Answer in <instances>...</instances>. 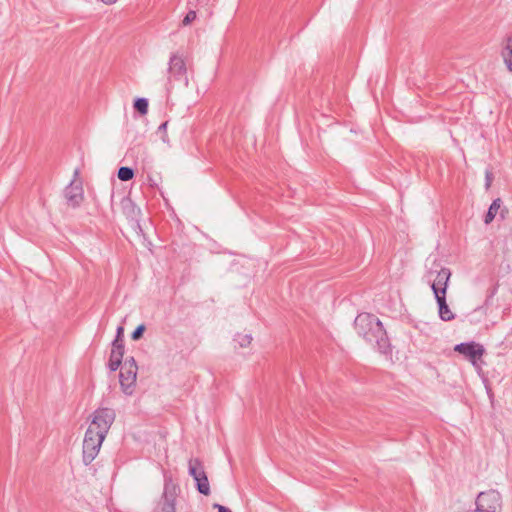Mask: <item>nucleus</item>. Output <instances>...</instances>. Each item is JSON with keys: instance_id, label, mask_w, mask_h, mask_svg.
<instances>
[{"instance_id": "1", "label": "nucleus", "mask_w": 512, "mask_h": 512, "mask_svg": "<svg viewBox=\"0 0 512 512\" xmlns=\"http://www.w3.org/2000/svg\"><path fill=\"white\" fill-rule=\"evenodd\" d=\"M354 328L359 337L373 344L380 353L391 354L390 340L377 316L366 312L359 313L354 320Z\"/></svg>"}, {"instance_id": "5", "label": "nucleus", "mask_w": 512, "mask_h": 512, "mask_svg": "<svg viewBox=\"0 0 512 512\" xmlns=\"http://www.w3.org/2000/svg\"><path fill=\"white\" fill-rule=\"evenodd\" d=\"M188 473L195 481L196 490L205 496L211 493L209 480L200 459L191 458L188 462Z\"/></svg>"}, {"instance_id": "25", "label": "nucleus", "mask_w": 512, "mask_h": 512, "mask_svg": "<svg viewBox=\"0 0 512 512\" xmlns=\"http://www.w3.org/2000/svg\"><path fill=\"white\" fill-rule=\"evenodd\" d=\"M195 18H196V12L194 10L188 11L182 20V25L187 26V25L191 24L195 20Z\"/></svg>"}, {"instance_id": "10", "label": "nucleus", "mask_w": 512, "mask_h": 512, "mask_svg": "<svg viewBox=\"0 0 512 512\" xmlns=\"http://www.w3.org/2000/svg\"><path fill=\"white\" fill-rule=\"evenodd\" d=\"M122 213L125 215L126 219L131 223L132 227H136L141 230V226L139 223V216L141 214L140 208L136 206V204L132 201V199L128 196H125L121 199L120 202Z\"/></svg>"}, {"instance_id": "32", "label": "nucleus", "mask_w": 512, "mask_h": 512, "mask_svg": "<svg viewBox=\"0 0 512 512\" xmlns=\"http://www.w3.org/2000/svg\"><path fill=\"white\" fill-rule=\"evenodd\" d=\"M101 1L107 5H111V4H114L117 0H101Z\"/></svg>"}, {"instance_id": "23", "label": "nucleus", "mask_w": 512, "mask_h": 512, "mask_svg": "<svg viewBox=\"0 0 512 512\" xmlns=\"http://www.w3.org/2000/svg\"><path fill=\"white\" fill-rule=\"evenodd\" d=\"M121 364H122V360H120L119 358H111L110 357L109 361H108V368L111 372H114L119 369Z\"/></svg>"}, {"instance_id": "12", "label": "nucleus", "mask_w": 512, "mask_h": 512, "mask_svg": "<svg viewBox=\"0 0 512 512\" xmlns=\"http://www.w3.org/2000/svg\"><path fill=\"white\" fill-rule=\"evenodd\" d=\"M435 300L438 305V314L442 321H452L455 318V314L450 310L447 301L446 296L441 295L438 297H435Z\"/></svg>"}, {"instance_id": "31", "label": "nucleus", "mask_w": 512, "mask_h": 512, "mask_svg": "<svg viewBox=\"0 0 512 512\" xmlns=\"http://www.w3.org/2000/svg\"><path fill=\"white\" fill-rule=\"evenodd\" d=\"M167 125H168V122H163L159 127H158V132L159 133H165L166 132V129H167Z\"/></svg>"}, {"instance_id": "22", "label": "nucleus", "mask_w": 512, "mask_h": 512, "mask_svg": "<svg viewBox=\"0 0 512 512\" xmlns=\"http://www.w3.org/2000/svg\"><path fill=\"white\" fill-rule=\"evenodd\" d=\"M112 344L124 345V328L123 326H118L116 329V335Z\"/></svg>"}, {"instance_id": "14", "label": "nucleus", "mask_w": 512, "mask_h": 512, "mask_svg": "<svg viewBox=\"0 0 512 512\" xmlns=\"http://www.w3.org/2000/svg\"><path fill=\"white\" fill-rule=\"evenodd\" d=\"M501 55L507 69L512 72V34L506 38Z\"/></svg>"}, {"instance_id": "15", "label": "nucleus", "mask_w": 512, "mask_h": 512, "mask_svg": "<svg viewBox=\"0 0 512 512\" xmlns=\"http://www.w3.org/2000/svg\"><path fill=\"white\" fill-rule=\"evenodd\" d=\"M502 200L500 198H496L492 201L491 205L489 206L485 216H484V223L486 225L490 224L498 214L499 209L501 208Z\"/></svg>"}, {"instance_id": "27", "label": "nucleus", "mask_w": 512, "mask_h": 512, "mask_svg": "<svg viewBox=\"0 0 512 512\" xmlns=\"http://www.w3.org/2000/svg\"><path fill=\"white\" fill-rule=\"evenodd\" d=\"M493 180V174L491 171L486 170L485 172V187L488 189L491 186Z\"/></svg>"}, {"instance_id": "29", "label": "nucleus", "mask_w": 512, "mask_h": 512, "mask_svg": "<svg viewBox=\"0 0 512 512\" xmlns=\"http://www.w3.org/2000/svg\"><path fill=\"white\" fill-rule=\"evenodd\" d=\"M213 508L217 509L218 512H232L228 507L218 503L213 504Z\"/></svg>"}, {"instance_id": "26", "label": "nucleus", "mask_w": 512, "mask_h": 512, "mask_svg": "<svg viewBox=\"0 0 512 512\" xmlns=\"http://www.w3.org/2000/svg\"><path fill=\"white\" fill-rule=\"evenodd\" d=\"M122 368L133 369L135 371H138V366H137V363H136L134 357L126 358Z\"/></svg>"}, {"instance_id": "20", "label": "nucleus", "mask_w": 512, "mask_h": 512, "mask_svg": "<svg viewBox=\"0 0 512 512\" xmlns=\"http://www.w3.org/2000/svg\"><path fill=\"white\" fill-rule=\"evenodd\" d=\"M158 512H176L175 502L160 501Z\"/></svg>"}, {"instance_id": "2", "label": "nucleus", "mask_w": 512, "mask_h": 512, "mask_svg": "<svg viewBox=\"0 0 512 512\" xmlns=\"http://www.w3.org/2000/svg\"><path fill=\"white\" fill-rule=\"evenodd\" d=\"M168 78L166 83V90L170 93L173 87V81L180 82L186 88L189 85L187 76V68L184 59L176 53L170 56L168 63Z\"/></svg>"}, {"instance_id": "6", "label": "nucleus", "mask_w": 512, "mask_h": 512, "mask_svg": "<svg viewBox=\"0 0 512 512\" xmlns=\"http://www.w3.org/2000/svg\"><path fill=\"white\" fill-rule=\"evenodd\" d=\"M115 417L116 414L112 408H98L92 414V420L89 427H93L100 437H106Z\"/></svg>"}, {"instance_id": "18", "label": "nucleus", "mask_w": 512, "mask_h": 512, "mask_svg": "<svg viewBox=\"0 0 512 512\" xmlns=\"http://www.w3.org/2000/svg\"><path fill=\"white\" fill-rule=\"evenodd\" d=\"M234 341H236L241 348H245L250 345L252 336L250 334L238 333L235 335Z\"/></svg>"}, {"instance_id": "13", "label": "nucleus", "mask_w": 512, "mask_h": 512, "mask_svg": "<svg viewBox=\"0 0 512 512\" xmlns=\"http://www.w3.org/2000/svg\"><path fill=\"white\" fill-rule=\"evenodd\" d=\"M178 486L172 481L171 477H165L164 491L161 497L162 501L175 502Z\"/></svg>"}, {"instance_id": "24", "label": "nucleus", "mask_w": 512, "mask_h": 512, "mask_svg": "<svg viewBox=\"0 0 512 512\" xmlns=\"http://www.w3.org/2000/svg\"><path fill=\"white\" fill-rule=\"evenodd\" d=\"M497 291H498V285L497 284L488 289L486 300H485V303H484L486 306L490 305V302H491L492 298L496 295Z\"/></svg>"}, {"instance_id": "16", "label": "nucleus", "mask_w": 512, "mask_h": 512, "mask_svg": "<svg viewBox=\"0 0 512 512\" xmlns=\"http://www.w3.org/2000/svg\"><path fill=\"white\" fill-rule=\"evenodd\" d=\"M134 109L142 116L148 113L149 102L147 98L138 97L133 103Z\"/></svg>"}, {"instance_id": "9", "label": "nucleus", "mask_w": 512, "mask_h": 512, "mask_svg": "<svg viewBox=\"0 0 512 512\" xmlns=\"http://www.w3.org/2000/svg\"><path fill=\"white\" fill-rule=\"evenodd\" d=\"M436 273L434 280L431 283V289L435 297L444 295L446 296L448 283L451 277V271L449 268L442 267L439 271H430L429 275Z\"/></svg>"}, {"instance_id": "17", "label": "nucleus", "mask_w": 512, "mask_h": 512, "mask_svg": "<svg viewBox=\"0 0 512 512\" xmlns=\"http://www.w3.org/2000/svg\"><path fill=\"white\" fill-rule=\"evenodd\" d=\"M135 175L134 169L128 166H121L118 169L117 176L121 181H130Z\"/></svg>"}, {"instance_id": "4", "label": "nucleus", "mask_w": 512, "mask_h": 512, "mask_svg": "<svg viewBox=\"0 0 512 512\" xmlns=\"http://www.w3.org/2000/svg\"><path fill=\"white\" fill-rule=\"evenodd\" d=\"M105 437H100L93 427H88L83 440V463L89 465L96 458Z\"/></svg>"}, {"instance_id": "7", "label": "nucleus", "mask_w": 512, "mask_h": 512, "mask_svg": "<svg viewBox=\"0 0 512 512\" xmlns=\"http://www.w3.org/2000/svg\"><path fill=\"white\" fill-rule=\"evenodd\" d=\"M79 169L74 171V179L64 189V196L68 206L72 208L79 207L83 201V187L82 181H77L76 178L79 176Z\"/></svg>"}, {"instance_id": "3", "label": "nucleus", "mask_w": 512, "mask_h": 512, "mask_svg": "<svg viewBox=\"0 0 512 512\" xmlns=\"http://www.w3.org/2000/svg\"><path fill=\"white\" fill-rule=\"evenodd\" d=\"M474 512H501L502 496L494 489L480 492L475 500Z\"/></svg>"}, {"instance_id": "8", "label": "nucleus", "mask_w": 512, "mask_h": 512, "mask_svg": "<svg viewBox=\"0 0 512 512\" xmlns=\"http://www.w3.org/2000/svg\"><path fill=\"white\" fill-rule=\"evenodd\" d=\"M454 351L464 355L473 365H475L485 353L484 347L474 341L459 343L455 345Z\"/></svg>"}, {"instance_id": "30", "label": "nucleus", "mask_w": 512, "mask_h": 512, "mask_svg": "<svg viewBox=\"0 0 512 512\" xmlns=\"http://www.w3.org/2000/svg\"><path fill=\"white\" fill-rule=\"evenodd\" d=\"M499 217L500 219L504 220L507 216V214L509 213V210L507 207H503V208H500L499 211Z\"/></svg>"}, {"instance_id": "11", "label": "nucleus", "mask_w": 512, "mask_h": 512, "mask_svg": "<svg viewBox=\"0 0 512 512\" xmlns=\"http://www.w3.org/2000/svg\"><path fill=\"white\" fill-rule=\"evenodd\" d=\"M137 377V371L133 369H125L122 368L119 374V382L122 388V391L126 395H131L133 393V389L135 386Z\"/></svg>"}, {"instance_id": "28", "label": "nucleus", "mask_w": 512, "mask_h": 512, "mask_svg": "<svg viewBox=\"0 0 512 512\" xmlns=\"http://www.w3.org/2000/svg\"><path fill=\"white\" fill-rule=\"evenodd\" d=\"M188 3L191 6H204L208 3V0H189Z\"/></svg>"}, {"instance_id": "19", "label": "nucleus", "mask_w": 512, "mask_h": 512, "mask_svg": "<svg viewBox=\"0 0 512 512\" xmlns=\"http://www.w3.org/2000/svg\"><path fill=\"white\" fill-rule=\"evenodd\" d=\"M111 345H112V349H111L110 357L111 358H119L120 360H123L124 350H125L124 345H118V344H111Z\"/></svg>"}, {"instance_id": "21", "label": "nucleus", "mask_w": 512, "mask_h": 512, "mask_svg": "<svg viewBox=\"0 0 512 512\" xmlns=\"http://www.w3.org/2000/svg\"><path fill=\"white\" fill-rule=\"evenodd\" d=\"M146 330V326L144 324H139L131 334V338L134 341H137L143 337V334Z\"/></svg>"}]
</instances>
